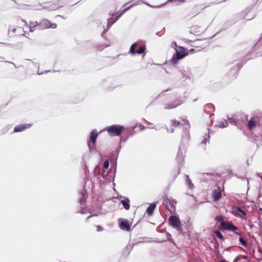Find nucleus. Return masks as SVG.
I'll return each mask as SVG.
<instances>
[{"label": "nucleus", "mask_w": 262, "mask_h": 262, "mask_svg": "<svg viewBox=\"0 0 262 262\" xmlns=\"http://www.w3.org/2000/svg\"><path fill=\"white\" fill-rule=\"evenodd\" d=\"M210 138L209 129H207V133L205 134L204 138L202 141V143L206 144L209 141Z\"/></svg>", "instance_id": "nucleus-19"}, {"label": "nucleus", "mask_w": 262, "mask_h": 262, "mask_svg": "<svg viewBox=\"0 0 262 262\" xmlns=\"http://www.w3.org/2000/svg\"><path fill=\"white\" fill-rule=\"evenodd\" d=\"M172 127H183L185 129L188 130L190 128V126L189 121L187 120L185 118L180 117L179 120H177L176 119H171L170 120V123L166 126V129L168 132L173 133L174 131V129Z\"/></svg>", "instance_id": "nucleus-1"}, {"label": "nucleus", "mask_w": 262, "mask_h": 262, "mask_svg": "<svg viewBox=\"0 0 262 262\" xmlns=\"http://www.w3.org/2000/svg\"><path fill=\"white\" fill-rule=\"evenodd\" d=\"M119 228L123 230L129 231L130 230V225L128 221L124 219H119L118 220Z\"/></svg>", "instance_id": "nucleus-9"}, {"label": "nucleus", "mask_w": 262, "mask_h": 262, "mask_svg": "<svg viewBox=\"0 0 262 262\" xmlns=\"http://www.w3.org/2000/svg\"><path fill=\"white\" fill-rule=\"evenodd\" d=\"M214 234H215V236L216 237H217L219 238H220V239H222V240L224 239V237H223V235L219 231H218L217 230H215Z\"/></svg>", "instance_id": "nucleus-20"}, {"label": "nucleus", "mask_w": 262, "mask_h": 262, "mask_svg": "<svg viewBox=\"0 0 262 262\" xmlns=\"http://www.w3.org/2000/svg\"><path fill=\"white\" fill-rule=\"evenodd\" d=\"M29 29L30 32H33L34 30L38 29V23L37 21L30 22Z\"/></svg>", "instance_id": "nucleus-16"}, {"label": "nucleus", "mask_w": 262, "mask_h": 262, "mask_svg": "<svg viewBox=\"0 0 262 262\" xmlns=\"http://www.w3.org/2000/svg\"><path fill=\"white\" fill-rule=\"evenodd\" d=\"M181 102L179 101H175L172 103H167L165 104L164 108L166 110L174 108L179 106Z\"/></svg>", "instance_id": "nucleus-13"}, {"label": "nucleus", "mask_w": 262, "mask_h": 262, "mask_svg": "<svg viewBox=\"0 0 262 262\" xmlns=\"http://www.w3.org/2000/svg\"><path fill=\"white\" fill-rule=\"evenodd\" d=\"M187 54L185 49L180 47L178 49H176V54L173 55L172 59L170 60V62L172 64L175 65L178 63V60L183 58Z\"/></svg>", "instance_id": "nucleus-3"}, {"label": "nucleus", "mask_w": 262, "mask_h": 262, "mask_svg": "<svg viewBox=\"0 0 262 262\" xmlns=\"http://www.w3.org/2000/svg\"><path fill=\"white\" fill-rule=\"evenodd\" d=\"M81 194L82 195V198L80 200V203L82 204V201H83V202H84L85 199H86V196H85V194L84 192H82L81 193Z\"/></svg>", "instance_id": "nucleus-23"}, {"label": "nucleus", "mask_w": 262, "mask_h": 262, "mask_svg": "<svg viewBox=\"0 0 262 262\" xmlns=\"http://www.w3.org/2000/svg\"><path fill=\"white\" fill-rule=\"evenodd\" d=\"M174 45H175V46L177 47V43L176 42H174Z\"/></svg>", "instance_id": "nucleus-34"}, {"label": "nucleus", "mask_w": 262, "mask_h": 262, "mask_svg": "<svg viewBox=\"0 0 262 262\" xmlns=\"http://www.w3.org/2000/svg\"><path fill=\"white\" fill-rule=\"evenodd\" d=\"M6 58L4 56L0 55V62H6Z\"/></svg>", "instance_id": "nucleus-26"}, {"label": "nucleus", "mask_w": 262, "mask_h": 262, "mask_svg": "<svg viewBox=\"0 0 262 262\" xmlns=\"http://www.w3.org/2000/svg\"><path fill=\"white\" fill-rule=\"evenodd\" d=\"M21 28L20 27H18L17 28L14 29L13 30V32H15L17 29H20Z\"/></svg>", "instance_id": "nucleus-32"}, {"label": "nucleus", "mask_w": 262, "mask_h": 262, "mask_svg": "<svg viewBox=\"0 0 262 262\" xmlns=\"http://www.w3.org/2000/svg\"><path fill=\"white\" fill-rule=\"evenodd\" d=\"M189 183H190L189 184V187H190V188H191V185H192L191 184V182H190V181H189Z\"/></svg>", "instance_id": "nucleus-33"}, {"label": "nucleus", "mask_w": 262, "mask_h": 262, "mask_svg": "<svg viewBox=\"0 0 262 262\" xmlns=\"http://www.w3.org/2000/svg\"><path fill=\"white\" fill-rule=\"evenodd\" d=\"M215 220L219 222H220L221 224L220 225H222V223L223 222H225L224 220V219L223 217V216H221V215H217V216H216L215 217Z\"/></svg>", "instance_id": "nucleus-21"}, {"label": "nucleus", "mask_w": 262, "mask_h": 262, "mask_svg": "<svg viewBox=\"0 0 262 262\" xmlns=\"http://www.w3.org/2000/svg\"><path fill=\"white\" fill-rule=\"evenodd\" d=\"M231 213L234 215L239 217L242 219H245L246 216V213L238 207H233L232 208Z\"/></svg>", "instance_id": "nucleus-10"}, {"label": "nucleus", "mask_w": 262, "mask_h": 262, "mask_svg": "<svg viewBox=\"0 0 262 262\" xmlns=\"http://www.w3.org/2000/svg\"><path fill=\"white\" fill-rule=\"evenodd\" d=\"M185 0H169V2H178L180 3H182L184 2Z\"/></svg>", "instance_id": "nucleus-28"}, {"label": "nucleus", "mask_w": 262, "mask_h": 262, "mask_svg": "<svg viewBox=\"0 0 262 262\" xmlns=\"http://www.w3.org/2000/svg\"><path fill=\"white\" fill-rule=\"evenodd\" d=\"M227 125V122H225V123H223L222 126L223 127H226Z\"/></svg>", "instance_id": "nucleus-29"}, {"label": "nucleus", "mask_w": 262, "mask_h": 262, "mask_svg": "<svg viewBox=\"0 0 262 262\" xmlns=\"http://www.w3.org/2000/svg\"><path fill=\"white\" fill-rule=\"evenodd\" d=\"M138 44L136 42L134 43L132 45L129 53L133 55L136 54H141L143 53L146 49V47L144 45H142L140 46V48L137 50H136V48L137 47Z\"/></svg>", "instance_id": "nucleus-5"}, {"label": "nucleus", "mask_w": 262, "mask_h": 262, "mask_svg": "<svg viewBox=\"0 0 262 262\" xmlns=\"http://www.w3.org/2000/svg\"><path fill=\"white\" fill-rule=\"evenodd\" d=\"M169 223L172 227L178 230H179L181 227V223L180 219L176 215H172L169 217Z\"/></svg>", "instance_id": "nucleus-7"}, {"label": "nucleus", "mask_w": 262, "mask_h": 262, "mask_svg": "<svg viewBox=\"0 0 262 262\" xmlns=\"http://www.w3.org/2000/svg\"><path fill=\"white\" fill-rule=\"evenodd\" d=\"M235 233L236 234H239V233H237V232H235Z\"/></svg>", "instance_id": "nucleus-36"}, {"label": "nucleus", "mask_w": 262, "mask_h": 262, "mask_svg": "<svg viewBox=\"0 0 262 262\" xmlns=\"http://www.w3.org/2000/svg\"><path fill=\"white\" fill-rule=\"evenodd\" d=\"M156 207V203L151 204L147 208L146 213L149 216H151L153 214L154 211Z\"/></svg>", "instance_id": "nucleus-14"}, {"label": "nucleus", "mask_w": 262, "mask_h": 262, "mask_svg": "<svg viewBox=\"0 0 262 262\" xmlns=\"http://www.w3.org/2000/svg\"><path fill=\"white\" fill-rule=\"evenodd\" d=\"M239 242L241 243V244L242 246H243L244 247L247 246V243L246 241L244 238H243L242 237H240L239 239Z\"/></svg>", "instance_id": "nucleus-22"}, {"label": "nucleus", "mask_w": 262, "mask_h": 262, "mask_svg": "<svg viewBox=\"0 0 262 262\" xmlns=\"http://www.w3.org/2000/svg\"><path fill=\"white\" fill-rule=\"evenodd\" d=\"M93 215H89L87 218H86V221H88L89 219Z\"/></svg>", "instance_id": "nucleus-31"}, {"label": "nucleus", "mask_w": 262, "mask_h": 262, "mask_svg": "<svg viewBox=\"0 0 262 262\" xmlns=\"http://www.w3.org/2000/svg\"><path fill=\"white\" fill-rule=\"evenodd\" d=\"M125 128L123 126L120 125H112L107 126L104 130L107 131L108 135L111 136H119Z\"/></svg>", "instance_id": "nucleus-2"}, {"label": "nucleus", "mask_w": 262, "mask_h": 262, "mask_svg": "<svg viewBox=\"0 0 262 262\" xmlns=\"http://www.w3.org/2000/svg\"><path fill=\"white\" fill-rule=\"evenodd\" d=\"M109 163L108 161H105L104 163V167L105 168H107L108 167Z\"/></svg>", "instance_id": "nucleus-27"}, {"label": "nucleus", "mask_w": 262, "mask_h": 262, "mask_svg": "<svg viewBox=\"0 0 262 262\" xmlns=\"http://www.w3.org/2000/svg\"><path fill=\"white\" fill-rule=\"evenodd\" d=\"M129 202V200L127 198H124V199L122 200L121 201L122 205L123 206L124 208L127 210H129L130 208Z\"/></svg>", "instance_id": "nucleus-15"}, {"label": "nucleus", "mask_w": 262, "mask_h": 262, "mask_svg": "<svg viewBox=\"0 0 262 262\" xmlns=\"http://www.w3.org/2000/svg\"><path fill=\"white\" fill-rule=\"evenodd\" d=\"M129 9V7H128V8H125V9H124V10H123V11L122 12V13H121L119 16H118L117 17V18H117V19H118V18H119V17H120V16H121V15H122V14L124 12H125L126 11H127V10H128Z\"/></svg>", "instance_id": "nucleus-25"}, {"label": "nucleus", "mask_w": 262, "mask_h": 262, "mask_svg": "<svg viewBox=\"0 0 262 262\" xmlns=\"http://www.w3.org/2000/svg\"><path fill=\"white\" fill-rule=\"evenodd\" d=\"M249 226H250V228L253 227V225H252V223L251 222H250L249 223Z\"/></svg>", "instance_id": "nucleus-30"}, {"label": "nucleus", "mask_w": 262, "mask_h": 262, "mask_svg": "<svg viewBox=\"0 0 262 262\" xmlns=\"http://www.w3.org/2000/svg\"><path fill=\"white\" fill-rule=\"evenodd\" d=\"M213 197L214 201H217L221 198L222 194L220 191L214 190L213 192Z\"/></svg>", "instance_id": "nucleus-17"}, {"label": "nucleus", "mask_w": 262, "mask_h": 262, "mask_svg": "<svg viewBox=\"0 0 262 262\" xmlns=\"http://www.w3.org/2000/svg\"><path fill=\"white\" fill-rule=\"evenodd\" d=\"M32 126L31 124H22L16 125L14 129V132H20L29 128Z\"/></svg>", "instance_id": "nucleus-12"}, {"label": "nucleus", "mask_w": 262, "mask_h": 262, "mask_svg": "<svg viewBox=\"0 0 262 262\" xmlns=\"http://www.w3.org/2000/svg\"><path fill=\"white\" fill-rule=\"evenodd\" d=\"M260 117L258 116H253L248 122L247 126L249 129L252 130L256 125H261L260 123Z\"/></svg>", "instance_id": "nucleus-6"}, {"label": "nucleus", "mask_w": 262, "mask_h": 262, "mask_svg": "<svg viewBox=\"0 0 262 262\" xmlns=\"http://www.w3.org/2000/svg\"><path fill=\"white\" fill-rule=\"evenodd\" d=\"M222 262H226V261H222Z\"/></svg>", "instance_id": "nucleus-37"}, {"label": "nucleus", "mask_w": 262, "mask_h": 262, "mask_svg": "<svg viewBox=\"0 0 262 262\" xmlns=\"http://www.w3.org/2000/svg\"><path fill=\"white\" fill-rule=\"evenodd\" d=\"M164 204L168 208V209L169 210H174L173 204L172 202H171L170 201H169L167 199V200H166L164 202Z\"/></svg>", "instance_id": "nucleus-18"}, {"label": "nucleus", "mask_w": 262, "mask_h": 262, "mask_svg": "<svg viewBox=\"0 0 262 262\" xmlns=\"http://www.w3.org/2000/svg\"><path fill=\"white\" fill-rule=\"evenodd\" d=\"M97 231L98 232L102 231L103 230V228L100 225L96 226Z\"/></svg>", "instance_id": "nucleus-24"}, {"label": "nucleus", "mask_w": 262, "mask_h": 262, "mask_svg": "<svg viewBox=\"0 0 262 262\" xmlns=\"http://www.w3.org/2000/svg\"><path fill=\"white\" fill-rule=\"evenodd\" d=\"M22 21H23L25 24H26V21H25V20H22Z\"/></svg>", "instance_id": "nucleus-35"}, {"label": "nucleus", "mask_w": 262, "mask_h": 262, "mask_svg": "<svg viewBox=\"0 0 262 262\" xmlns=\"http://www.w3.org/2000/svg\"><path fill=\"white\" fill-rule=\"evenodd\" d=\"M98 135V134L97 133L96 130L94 129L91 132L90 136V141L88 142V146H89L90 149L91 148H93L94 146L95 145Z\"/></svg>", "instance_id": "nucleus-11"}, {"label": "nucleus", "mask_w": 262, "mask_h": 262, "mask_svg": "<svg viewBox=\"0 0 262 262\" xmlns=\"http://www.w3.org/2000/svg\"><path fill=\"white\" fill-rule=\"evenodd\" d=\"M219 229L223 230H227L229 231H235L238 230V228L235 226L231 222H225L222 223V225L219 227Z\"/></svg>", "instance_id": "nucleus-8"}, {"label": "nucleus", "mask_w": 262, "mask_h": 262, "mask_svg": "<svg viewBox=\"0 0 262 262\" xmlns=\"http://www.w3.org/2000/svg\"><path fill=\"white\" fill-rule=\"evenodd\" d=\"M56 28L57 25L55 23H51L47 19H42L38 23V30L55 29Z\"/></svg>", "instance_id": "nucleus-4"}]
</instances>
